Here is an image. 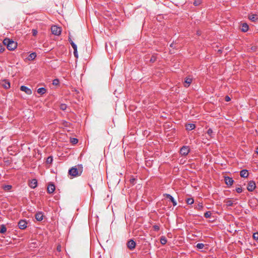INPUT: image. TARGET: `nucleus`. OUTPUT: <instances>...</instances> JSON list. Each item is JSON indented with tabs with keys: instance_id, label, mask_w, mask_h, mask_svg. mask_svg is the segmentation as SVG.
<instances>
[{
	"instance_id": "1",
	"label": "nucleus",
	"mask_w": 258,
	"mask_h": 258,
	"mask_svg": "<svg viewBox=\"0 0 258 258\" xmlns=\"http://www.w3.org/2000/svg\"><path fill=\"white\" fill-rule=\"evenodd\" d=\"M165 203L169 206L171 204L173 206H175L177 205V202L174 198L171 195L167 194L162 195V205H165Z\"/></svg>"
},
{
	"instance_id": "2",
	"label": "nucleus",
	"mask_w": 258,
	"mask_h": 258,
	"mask_svg": "<svg viewBox=\"0 0 258 258\" xmlns=\"http://www.w3.org/2000/svg\"><path fill=\"white\" fill-rule=\"evenodd\" d=\"M3 43L9 50H14L17 46V43L9 38H5Z\"/></svg>"
},
{
	"instance_id": "3",
	"label": "nucleus",
	"mask_w": 258,
	"mask_h": 258,
	"mask_svg": "<svg viewBox=\"0 0 258 258\" xmlns=\"http://www.w3.org/2000/svg\"><path fill=\"white\" fill-rule=\"evenodd\" d=\"M190 152V149L188 146H183L180 150V154L182 156H186Z\"/></svg>"
},
{
	"instance_id": "4",
	"label": "nucleus",
	"mask_w": 258,
	"mask_h": 258,
	"mask_svg": "<svg viewBox=\"0 0 258 258\" xmlns=\"http://www.w3.org/2000/svg\"><path fill=\"white\" fill-rule=\"evenodd\" d=\"M51 32L55 35H59L61 33V28L56 26H52L51 28Z\"/></svg>"
},
{
	"instance_id": "5",
	"label": "nucleus",
	"mask_w": 258,
	"mask_h": 258,
	"mask_svg": "<svg viewBox=\"0 0 258 258\" xmlns=\"http://www.w3.org/2000/svg\"><path fill=\"white\" fill-rule=\"evenodd\" d=\"M69 174L73 176L76 177L80 175L78 169L76 167H72L69 171Z\"/></svg>"
},
{
	"instance_id": "6",
	"label": "nucleus",
	"mask_w": 258,
	"mask_h": 258,
	"mask_svg": "<svg viewBox=\"0 0 258 258\" xmlns=\"http://www.w3.org/2000/svg\"><path fill=\"white\" fill-rule=\"evenodd\" d=\"M256 187L255 183L253 180L248 182L247 189L249 191H252Z\"/></svg>"
},
{
	"instance_id": "7",
	"label": "nucleus",
	"mask_w": 258,
	"mask_h": 258,
	"mask_svg": "<svg viewBox=\"0 0 258 258\" xmlns=\"http://www.w3.org/2000/svg\"><path fill=\"white\" fill-rule=\"evenodd\" d=\"M192 81V78H190V77H186L184 79V87H188L190 84L191 83Z\"/></svg>"
},
{
	"instance_id": "8",
	"label": "nucleus",
	"mask_w": 258,
	"mask_h": 258,
	"mask_svg": "<svg viewBox=\"0 0 258 258\" xmlns=\"http://www.w3.org/2000/svg\"><path fill=\"white\" fill-rule=\"evenodd\" d=\"M224 180H225V183L228 186L232 185L233 184V182H234L233 179L232 178L229 177L228 176H225V178H224Z\"/></svg>"
},
{
	"instance_id": "9",
	"label": "nucleus",
	"mask_w": 258,
	"mask_h": 258,
	"mask_svg": "<svg viewBox=\"0 0 258 258\" xmlns=\"http://www.w3.org/2000/svg\"><path fill=\"white\" fill-rule=\"evenodd\" d=\"M18 226L19 228L24 229L27 227V222L25 220H21L19 222Z\"/></svg>"
},
{
	"instance_id": "10",
	"label": "nucleus",
	"mask_w": 258,
	"mask_h": 258,
	"mask_svg": "<svg viewBox=\"0 0 258 258\" xmlns=\"http://www.w3.org/2000/svg\"><path fill=\"white\" fill-rule=\"evenodd\" d=\"M20 90L22 91L25 92L28 95H31L32 94L31 90L25 86H22L20 87Z\"/></svg>"
},
{
	"instance_id": "11",
	"label": "nucleus",
	"mask_w": 258,
	"mask_h": 258,
	"mask_svg": "<svg viewBox=\"0 0 258 258\" xmlns=\"http://www.w3.org/2000/svg\"><path fill=\"white\" fill-rule=\"evenodd\" d=\"M127 247L130 249H134L136 246V242L133 240H130L127 243Z\"/></svg>"
},
{
	"instance_id": "12",
	"label": "nucleus",
	"mask_w": 258,
	"mask_h": 258,
	"mask_svg": "<svg viewBox=\"0 0 258 258\" xmlns=\"http://www.w3.org/2000/svg\"><path fill=\"white\" fill-rule=\"evenodd\" d=\"M248 19L252 22H256L258 21V15L256 14L249 15Z\"/></svg>"
},
{
	"instance_id": "13",
	"label": "nucleus",
	"mask_w": 258,
	"mask_h": 258,
	"mask_svg": "<svg viewBox=\"0 0 258 258\" xmlns=\"http://www.w3.org/2000/svg\"><path fill=\"white\" fill-rule=\"evenodd\" d=\"M240 175L242 177L246 178L248 176V170L246 169H243L240 172Z\"/></svg>"
},
{
	"instance_id": "14",
	"label": "nucleus",
	"mask_w": 258,
	"mask_h": 258,
	"mask_svg": "<svg viewBox=\"0 0 258 258\" xmlns=\"http://www.w3.org/2000/svg\"><path fill=\"white\" fill-rule=\"evenodd\" d=\"M37 185V181L35 179H33L29 183V186L32 188H35Z\"/></svg>"
},
{
	"instance_id": "15",
	"label": "nucleus",
	"mask_w": 258,
	"mask_h": 258,
	"mask_svg": "<svg viewBox=\"0 0 258 258\" xmlns=\"http://www.w3.org/2000/svg\"><path fill=\"white\" fill-rule=\"evenodd\" d=\"M55 190V186L53 184H50L47 187V191L49 194L53 193Z\"/></svg>"
},
{
	"instance_id": "16",
	"label": "nucleus",
	"mask_w": 258,
	"mask_h": 258,
	"mask_svg": "<svg viewBox=\"0 0 258 258\" xmlns=\"http://www.w3.org/2000/svg\"><path fill=\"white\" fill-rule=\"evenodd\" d=\"M43 215L42 213L39 212L36 214L35 218L38 221H41L43 220Z\"/></svg>"
},
{
	"instance_id": "17",
	"label": "nucleus",
	"mask_w": 258,
	"mask_h": 258,
	"mask_svg": "<svg viewBox=\"0 0 258 258\" xmlns=\"http://www.w3.org/2000/svg\"><path fill=\"white\" fill-rule=\"evenodd\" d=\"M186 129L188 131H191L195 128L196 125L194 123H188L185 125Z\"/></svg>"
},
{
	"instance_id": "18",
	"label": "nucleus",
	"mask_w": 258,
	"mask_h": 258,
	"mask_svg": "<svg viewBox=\"0 0 258 258\" xmlns=\"http://www.w3.org/2000/svg\"><path fill=\"white\" fill-rule=\"evenodd\" d=\"M249 27L246 23H243L242 25L241 30L242 32H246L248 31Z\"/></svg>"
},
{
	"instance_id": "19",
	"label": "nucleus",
	"mask_w": 258,
	"mask_h": 258,
	"mask_svg": "<svg viewBox=\"0 0 258 258\" xmlns=\"http://www.w3.org/2000/svg\"><path fill=\"white\" fill-rule=\"evenodd\" d=\"M207 134L208 135L211 137V138H214L215 137V134L213 132V131L212 128H209L207 131Z\"/></svg>"
},
{
	"instance_id": "20",
	"label": "nucleus",
	"mask_w": 258,
	"mask_h": 258,
	"mask_svg": "<svg viewBox=\"0 0 258 258\" xmlns=\"http://www.w3.org/2000/svg\"><path fill=\"white\" fill-rule=\"evenodd\" d=\"M2 85L6 89H8L10 87V83L9 82L4 81L2 84Z\"/></svg>"
},
{
	"instance_id": "21",
	"label": "nucleus",
	"mask_w": 258,
	"mask_h": 258,
	"mask_svg": "<svg viewBox=\"0 0 258 258\" xmlns=\"http://www.w3.org/2000/svg\"><path fill=\"white\" fill-rule=\"evenodd\" d=\"M36 53L35 52H33L32 53H31L29 56H28V59L29 60H32L33 59H35V58L36 57Z\"/></svg>"
},
{
	"instance_id": "22",
	"label": "nucleus",
	"mask_w": 258,
	"mask_h": 258,
	"mask_svg": "<svg viewBox=\"0 0 258 258\" xmlns=\"http://www.w3.org/2000/svg\"><path fill=\"white\" fill-rule=\"evenodd\" d=\"M226 205L228 207H231L233 205V202L231 200H227L225 201Z\"/></svg>"
},
{
	"instance_id": "23",
	"label": "nucleus",
	"mask_w": 258,
	"mask_h": 258,
	"mask_svg": "<svg viewBox=\"0 0 258 258\" xmlns=\"http://www.w3.org/2000/svg\"><path fill=\"white\" fill-rule=\"evenodd\" d=\"M37 92L40 94H43L46 92V89L44 88H40L37 90Z\"/></svg>"
},
{
	"instance_id": "24",
	"label": "nucleus",
	"mask_w": 258,
	"mask_h": 258,
	"mask_svg": "<svg viewBox=\"0 0 258 258\" xmlns=\"http://www.w3.org/2000/svg\"><path fill=\"white\" fill-rule=\"evenodd\" d=\"M7 231V228L4 225H2L0 228V233H5Z\"/></svg>"
},
{
	"instance_id": "25",
	"label": "nucleus",
	"mask_w": 258,
	"mask_h": 258,
	"mask_svg": "<svg viewBox=\"0 0 258 258\" xmlns=\"http://www.w3.org/2000/svg\"><path fill=\"white\" fill-rule=\"evenodd\" d=\"M12 186L11 185H4L3 188L5 191H9L12 188Z\"/></svg>"
},
{
	"instance_id": "26",
	"label": "nucleus",
	"mask_w": 258,
	"mask_h": 258,
	"mask_svg": "<svg viewBox=\"0 0 258 258\" xmlns=\"http://www.w3.org/2000/svg\"><path fill=\"white\" fill-rule=\"evenodd\" d=\"M186 202L187 204L191 205L194 203V200L192 198H187Z\"/></svg>"
},
{
	"instance_id": "27",
	"label": "nucleus",
	"mask_w": 258,
	"mask_h": 258,
	"mask_svg": "<svg viewBox=\"0 0 258 258\" xmlns=\"http://www.w3.org/2000/svg\"><path fill=\"white\" fill-rule=\"evenodd\" d=\"M202 3L201 0H195L193 3L195 6H200Z\"/></svg>"
},
{
	"instance_id": "28",
	"label": "nucleus",
	"mask_w": 258,
	"mask_h": 258,
	"mask_svg": "<svg viewBox=\"0 0 258 258\" xmlns=\"http://www.w3.org/2000/svg\"><path fill=\"white\" fill-rule=\"evenodd\" d=\"M211 216V212L210 211H207L204 214V217L206 218H210Z\"/></svg>"
},
{
	"instance_id": "29",
	"label": "nucleus",
	"mask_w": 258,
	"mask_h": 258,
	"mask_svg": "<svg viewBox=\"0 0 258 258\" xmlns=\"http://www.w3.org/2000/svg\"><path fill=\"white\" fill-rule=\"evenodd\" d=\"M196 247L198 249H202L204 247V244L202 243H198L197 244Z\"/></svg>"
},
{
	"instance_id": "30",
	"label": "nucleus",
	"mask_w": 258,
	"mask_h": 258,
	"mask_svg": "<svg viewBox=\"0 0 258 258\" xmlns=\"http://www.w3.org/2000/svg\"><path fill=\"white\" fill-rule=\"evenodd\" d=\"M53 161V159H52V157H51V156H49L47 158V160H46V162L48 164H50L52 163Z\"/></svg>"
},
{
	"instance_id": "31",
	"label": "nucleus",
	"mask_w": 258,
	"mask_h": 258,
	"mask_svg": "<svg viewBox=\"0 0 258 258\" xmlns=\"http://www.w3.org/2000/svg\"><path fill=\"white\" fill-rule=\"evenodd\" d=\"M78 140L76 138H72L71 139V142L73 144H76L78 143Z\"/></svg>"
},
{
	"instance_id": "32",
	"label": "nucleus",
	"mask_w": 258,
	"mask_h": 258,
	"mask_svg": "<svg viewBox=\"0 0 258 258\" xmlns=\"http://www.w3.org/2000/svg\"><path fill=\"white\" fill-rule=\"evenodd\" d=\"M67 105L65 104H61L60 105V108L62 110H66L67 109Z\"/></svg>"
},
{
	"instance_id": "33",
	"label": "nucleus",
	"mask_w": 258,
	"mask_h": 258,
	"mask_svg": "<svg viewBox=\"0 0 258 258\" xmlns=\"http://www.w3.org/2000/svg\"><path fill=\"white\" fill-rule=\"evenodd\" d=\"M252 236L254 240H258V232L254 233Z\"/></svg>"
},
{
	"instance_id": "34",
	"label": "nucleus",
	"mask_w": 258,
	"mask_h": 258,
	"mask_svg": "<svg viewBox=\"0 0 258 258\" xmlns=\"http://www.w3.org/2000/svg\"><path fill=\"white\" fill-rule=\"evenodd\" d=\"M59 84V80L58 79H54L53 81L52 84L53 85H57Z\"/></svg>"
},
{
	"instance_id": "35",
	"label": "nucleus",
	"mask_w": 258,
	"mask_h": 258,
	"mask_svg": "<svg viewBox=\"0 0 258 258\" xmlns=\"http://www.w3.org/2000/svg\"><path fill=\"white\" fill-rule=\"evenodd\" d=\"M71 44L74 50H76L77 48L76 44L74 42H71Z\"/></svg>"
},
{
	"instance_id": "36",
	"label": "nucleus",
	"mask_w": 258,
	"mask_h": 258,
	"mask_svg": "<svg viewBox=\"0 0 258 258\" xmlns=\"http://www.w3.org/2000/svg\"><path fill=\"white\" fill-rule=\"evenodd\" d=\"M5 48L4 46L3 45L0 44V53H2L5 50Z\"/></svg>"
},
{
	"instance_id": "37",
	"label": "nucleus",
	"mask_w": 258,
	"mask_h": 258,
	"mask_svg": "<svg viewBox=\"0 0 258 258\" xmlns=\"http://www.w3.org/2000/svg\"><path fill=\"white\" fill-rule=\"evenodd\" d=\"M236 191L238 193H241L242 191V189L241 187H237L236 188Z\"/></svg>"
},
{
	"instance_id": "38",
	"label": "nucleus",
	"mask_w": 258,
	"mask_h": 258,
	"mask_svg": "<svg viewBox=\"0 0 258 258\" xmlns=\"http://www.w3.org/2000/svg\"><path fill=\"white\" fill-rule=\"evenodd\" d=\"M166 242H167L166 239L165 238V237L162 236V245H164V244H166Z\"/></svg>"
},
{
	"instance_id": "39",
	"label": "nucleus",
	"mask_w": 258,
	"mask_h": 258,
	"mask_svg": "<svg viewBox=\"0 0 258 258\" xmlns=\"http://www.w3.org/2000/svg\"><path fill=\"white\" fill-rule=\"evenodd\" d=\"M32 31L33 35L35 36L37 35V30H36V29H32Z\"/></svg>"
},
{
	"instance_id": "40",
	"label": "nucleus",
	"mask_w": 258,
	"mask_h": 258,
	"mask_svg": "<svg viewBox=\"0 0 258 258\" xmlns=\"http://www.w3.org/2000/svg\"><path fill=\"white\" fill-rule=\"evenodd\" d=\"M74 55L76 57V58H78V52H77V49H76V50H74Z\"/></svg>"
},
{
	"instance_id": "41",
	"label": "nucleus",
	"mask_w": 258,
	"mask_h": 258,
	"mask_svg": "<svg viewBox=\"0 0 258 258\" xmlns=\"http://www.w3.org/2000/svg\"><path fill=\"white\" fill-rule=\"evenodd\" d=\"M203 208V205L201 203H199L198 205L197 209L199 210H201Z\"/></svg>"
},
{
	"instance_id": "42",
	"label": "nucleus",
	"mask_w": 258,
	"mask_h": 258,
	"mask_svg": "<svg viewBox=\"0 0 258 258\" xmlns=\"http://www.w3.org/2000/svg\"><path fill=\"white\" fill-rule=\"evenodd\" d=\"M153 228L155 230H159V228H160L159 226H157V225L154 226Z\"/></svg>"
},
{
	"instance_id": "43",
	"label": "nucleus",
	"mask_w": 258,
	"mask_h": 258,
	"mask_svg": "<svg viewBox=\"0 0 258 258\" xmlns=\"http://www.w3.org/2000/svg\"><path fill=\"white\" fill-rule=\"evenodd\" d=\"M231 99L230 98V97H229L228 96H226L225 97V101H227V102H228L229 101H230Z\"/></svg>"
},
{
	"instance_id": "44",
	"label": "nucleus",
	"mask_w": 258,
	"mask_h": 258,
	"mask_svg": "<svg viewBox=\"0 0 258 258\" xmlns=\"http://www.w3.org/2000/svg\"><path fill=\"white\" fill-rule=\"evenodd\" d=\"M155 60L156 58L154 56H152L150 59V61L153 62L155 61Z\"/></svg>"
},
{
	"instance_id": "45",
	"label": "nucleus",
	"mask_w": 258,
	"mask_h": 258,
	"mask_svg": "<svg viewBox=\"0 0 258 258\" xmlns=\"http://www.w3.org/2000/svg\"><path fill=\"white\" fill-rule=\"evenodd\" d=\"M57 250L58 251H61V246L60 245H58L57 246Z\"/></svg>"
},
{
	"instance_id": "46",
	"label": "nucleus",
	"mask_w": 258,
	"mask_h": 258,
	"mask_svg": "<svg viewBox=\"0 0 258 258\" xmlns=\"http://www.w3.org/2000/svg\"><path fill=\"white\" fill-rule=\"evenodd\" d=\"M174 45H175L174 44H173V43H172L170 45V47H175V46H174Z\"/></svg>"
},
{
	"instance_id": "47",
	"label": "nucleus",
	"mask_w": 258,
	"mask_h": 258,
	"mask_svg": "<svg viewBox=\"0 0 258 258\" xmlns=\"http://www.w3.org/2000/svg\"><path fill=\"white\" fill-rule=\"evenodd\" d=\"M69 41H70V43H71V42H74L73 41V40L71 39V37H69Z\"/></svg>"
},
{
	"instance_id": "48",
	"label": "nucleus",
	"mask_w": 258,
	"mask_h": 258,
	"mask_svg": "<svg viewBox=\"0 0 258 258\" xmlns=\"http://www.w3.org/2000/svg\"><path fill=\"white\" fill-rule=\"evenodd\" d=\"M159 240L161 242V237H160V238H159Z\"/></svg>"
},
{
	"instance_id": "49",
	"label": "nucleus",
	"mask_w": 258,
	"mask_h": 258,
	"mask_svg": "<svg viewBox=\"0 0 258 258\" xmlns=\"http://www.w3.org/2000/svg\"><path fill=\"white\" fill-rule=\"evenodd\" d=\"M256 153L258 154V148L256 149Z\"/></svg>"
},
{
	"instance_id": "50",
	"label": "nucleus",
	"mask_w": 258,
	"mask_h": 258,
	"mask_svg": "<svg viewBox=\"0 0 258 258\" xmlns=\"http://www.w3.org/2000/svg\"><path fill=\"white\" fill-rule=\"evenodd\" d=\"M134 180H135L134 179H133L132 180V181H132H132H134Z\"/></svg>"
}]
</instances>
